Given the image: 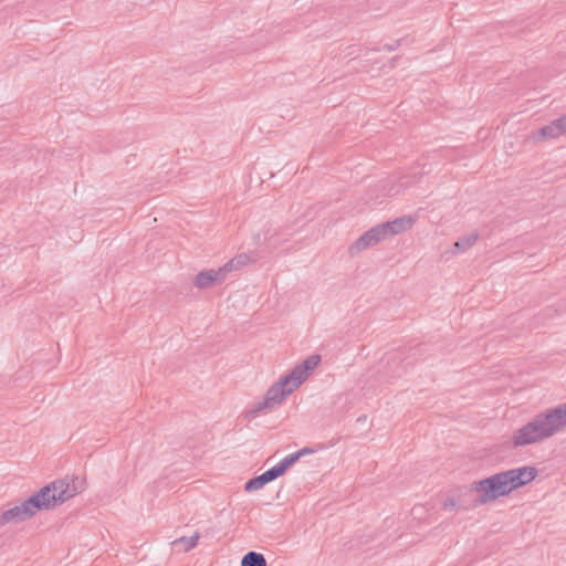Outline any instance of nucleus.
<instances>
[{
  "instance_id": "obj_1",
  "label": "nucleus",
  "mask_w": 566,
  "mask_h": 566,
  "mask_svg": "<svg viewBox=\"0 0 566 566\" xmlns=\"http://www.w3.org/2000/svg\"><path fill=\"white\" fill-rule=\"evenodd\" d=\"M85 488V480L78 476L55 480L20 504L1 512L0 527L22 523L33 517L39 511L54 509L82 493Z\"/></svg>"
},
{
  "instance_id": "obj_2",
  "label": "nucleus",
  "mask_w": 566,
  "mask_h": 566,
  "mask_svg": "<svg viewBox=\"0 0 566 566\" xmlns=\"http://www.w3.org/2000/svg\"><path fill=\"white\" fill-rule=\"evenodd\" d=\"M566 427V403L537 413L512 434V444L520 448L548 439Z\"/></svg>"
},
{
  "instance_id": "obj_3",
  "label": "nucleus",
  "mask_w": 566,
  "mask_h": 566,
  "mask_svg": "<svg viewBox=\"0 0 566 566\" xmlns=\"http://www.w3.org/2000/svg\"><path fill=\"white\" fill-rule=\"evenodd\" d=\"M464 491L465 495H472L474 492L478 493L469 504L461 503L464 510L485 505L513 492L506 471L475 481L470 486H464Z\"/></svg>"
},
{
  "instance_id": "obj_4",
  "label": "nucleus",
  "mask_w": 566,
  "mask_h": 566,
  "mask_svg": "<svg viewBox=\"0 0 566 566\" xmlns=\"http://www.w3.org/2000/svg\"><path fill=\"white\" fill-rule=\"evenodd\" d=\"M296 388L297 387H294L291 378L285 375L268 389L262 401L254 403L252 408L245 412V418L253 419L262 412L273 410L276 406L281 405L285 398Z\"/></svg>"
},
{
  "instance_id": "obj_5",
  "label": "nucleus",
  "mask_w": 566,
  "mask_h": 566,
  "mask_svg": "<svg viewBox=\"0 0 566 566\" xmlns=\"http://www.w3.org/2000/svg\"><path fill=\"white\" fill-rule=\"evenodd\" d=\"M232 271V262H227L223 266L217 270L200 271L195 277V286L199 290L209 289L213 285L224 282L227 274Z\"/></svg>"
},
{
  "instance_id": "obj_6",
  "label": "nucleus",
  "mask_w": 566,
  "mask_h": 566,
  "mask_svg": "<svg viewBox=\"0 0 566 566\" xmlns=\"http://www.w3.org/2000/svg\"><path fill=\"white\" fill-rule=\"evenodd\" d=\"M382 233H380L378 227H373L364 234H361L354 243H352L348 248V253L350 256H355L364 250L376 245L377 243L384 241Z\"/></svg>"
},
{
  "instance_id": "obj_7",
  "label": "nucleus",
  "mask_w": 566,
  "mask_h": 566,
  "mask_svg": "<svg viewBox=\"0 0 566 566\" xmlns=\"http://www.w3.org/2000/svg\"><path fill=\"white\" fill-rule=\"evenodd\" d=\"M321 363V356L315 354L308 356L301 364L296 365L287 376L294 384V387H298L308 377L310 373L314 370Z\"/></svg>"
},
{
  "instance_id": "obj_8",
  "label": "nucleus",
  "mask_w": 566,
  "mask_h": 566,
  "mask_svg": "<svg viewBox=\"0 0 566 566\" xmlns=\"http://www.w3.org/2000/svg\"><path fill=\"white\" fill-rule=\"evenodd\" d=\"M510 484L513 491L517 490L532 482L536 475L537 470L534 467H522L516 469L506 470Z\"/></svg>"
},
{
  "instance_id": "obj_9",
  "label": "nucleus",
  "mask_w": 566,
  "mask_h": 566,
  "mask_svg": "<svg viewBox=\"0 0 566 566\" xmlns=\"http://www.w3.org/2000/svg\"><path fill=\"white\" fill-rule=\"evenodd\" d=\"M413 222L415 220L411 217L403 216L400 218H396L391 221L378 224L377 227L380 233H382L384 239L386 240L389 237L407 231L413 226Z\"/></svg>"
},
{
  "instance_id": "obj_10",
  "label": "nucleus",
  "mask_w": 566,
  "mask_h": 566,
  "mask_svg": "<svg viewBox=\"0 0 566 566\" xmlns=\"http://www.w3.org/2000/svg\"><path fill=\"white\" fill-rule=\"evenodd\" d=\"M566 134V129L560 120V118H556L552 120L548 125L539 128L537 132L533 134V139L538 142L541 138L543 139H554L562 135Z\"/></svg>"
},
{
  "instance_id": "obj_11",
  "label": "nucleus",
  "mask_w": 566,
  "mask_h": 566,
  "mask_svg": "<svg viewBox=\"0 0 566 566\" xmlns=\"http://www.w3.org/2000/svg\"><path fill=\"white\" fill-rule=\"evenodd\" d=\"M460 493H462V496L457 501L453 496H448L446 501L443 502L442 506L444 510H453V509H460L465 511L461 503L469 504L472 501V495H465L464 488L459 490Z\"/></svg>"
},
{
  "instance_id": "obj_12",
  "label": "nucleus",
  "mask_w": 566,
  "mask_h": 566,
  "mask_svg": "<svg viewBox=\"0 0 566 566\" xmlns=\"http://www.w3.org/2000/svg\"><path fill=\"white\" fill-rule=\"evenodd\" d=\"M479 239V233L473 231L462 238H460L454 244V252H464L470 249Z\"/></svg>"
},
{
  "instance_id": "obj_13",
  "label": "nucleus",
  "mask_w": 566,
  "mask_h": 566,
  "mask_svg": "<svg viewBox=\"0 0 566 566\" xmlns=\"http://www.w3.org/2000/svg\"><path fill=\"white\" fill-rule=\"evenodd\" d=\"M241 566H268L263 554L250 551L243 555Z\"/></svg>"
},
{
  "instance_id": "obj_14",
  "label": "nucleus",
  "mask_w": 566,
  "mask_h": 566,
  "mask_svg": "<svg viewBox=\"0 0 566 566\" xmlns=\"http://www.w3.org/2000/svg\"><path fill=\"white\" fill-rule=\"evenodd\" d=\"M269 482H271V479H270V476L268 475V473L265 471L262 474L250 479L245 483L244 490L247 492L258 491V490L262 489Z\"/></svg>"
},
{
  "instance_id": "obj_15",
  "label": "nucleus",
  "mask_w": 566,
  "mask_h": 566,
  "mask_svg": "<svg viewBox=\"0 0 566 566\" xmlns=\"http://www.w3.org/2000/svg\"><path fill=\"white\" fill-rule=\"evenodd\" d=\"M198 539H199V533H195L190 537L181 536V537L175 539L171 543V545L172 546L185 545L184 551L189 552L190 549H192L193 547L197 546Z\"/></svg>"
},
{
  "instance_id": "obj_16",
  "label": "nucleus",
  "mask_w": 566,
  "mask_h": 566,
  "mask_svg": "<svg viewBox=\"0 0 566 566\" xmlns=\"http://www.w3.org/2000/svg\"><path fill=\"white\" fill-rule=\"evenodd\" d=\"M298 460H300V457H298L297 452H295V453L287 455L279 463L281 464L282 469H284V471L286 472V470L290 467H292L294 463H296Z\"/></svg>"
},
{
  "instance_id": "obj_17",
  "label": "nucleus",
  "mask_w": 566,
  "mask_h": 566,
  "mask_svg": "<svg viewBox=\"0 0 566 566\" xmlns=\"http://www.w3.org/2000/svg\"><path fill=\"white\" fill-rule=\"evenodd\" d=\"M298 460H300V457H298L297 452H295V453L287 455L279 463L281 464L282 469H284V471L286 472V470L290 467H292L294 463H296Z\"/></svg>"
},
{
  "instance_id": "obj_18",
  "label": "nucleus",
  "mask_w": 566,
  "mask_h": 566,
  "mask_svg": "<svg viewBox=\"0 0 566 566\" xmlns=\"http://www.w3.org/2000/svg\"><path fill=\"white\" fill-rule=\"evenodd\" d=\"M266 473L270 476L271 481H273V480L277 479L279 476L283 475L285 473V471H284V469H282L281 464L277 463L276 465L266 470Z\"/></svg>"
},
{
  "instance_id": "obj_19",
  "label": "nucleus",
  "mask_w": 566,
  "mask_h": 566,
  "mask_svg": "<svg viewBox=\"0 0 566 566\" xmlns=\"http://www.w3.org/2000/svg\"><path fill=\"white\" fill-rule=\"evenodd\" d=\"M232 262V270L238 269L239 266H243L248 262V256L245 254L238 255L230 260Z\"/></svg>"
},
{
  "instance_id": "obj_20",
  "label": "nucleus",
  "mask_w": 566,
  "mask_h": 566,
  "mask_svg": "<svg viewBox=\"0 0 566 566\" xmlns=\"http://www.w3.org/2000/svg\"><path fill=\"white\" fill-rule=\"evenodd\" d=\"M313 452H314V450H313L312 448H310V447H305V448H303V449L298 450V451H297V454H298V457H300V459H301L302 457H304V455H306V454H311V453H313Z\"/></svg>"
}]
</instances>
